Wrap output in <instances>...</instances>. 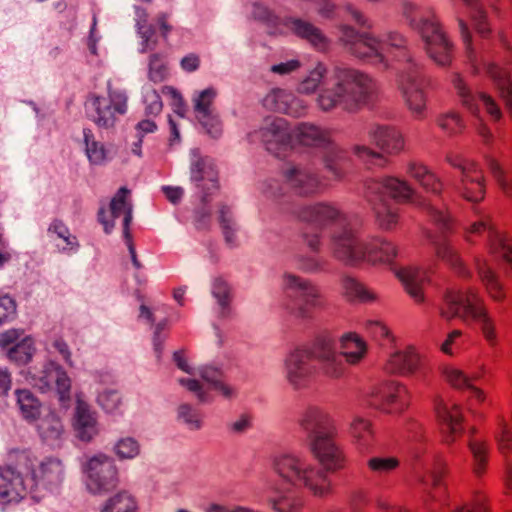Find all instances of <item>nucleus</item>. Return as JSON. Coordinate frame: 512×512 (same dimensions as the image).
Listing matches in <instances>:
<instances>
[{"mask_svg": "<svg viewBox=\"0 0 512 512\" xmlns=\"http://www.w3.org/2000/svg\"><path fill=\"white\" fill-rule=\"evenodd\" d=\"M306 433L309 452L321 465L295 454H281L272 461V470L279 481H267L266 504L274 512H302L306 497L295 488L307 491L312 497L327 500L335 494L328 473L344 470L348 458L337 442L338 429L330 413L317 405L308 406L298 420Z\"/></svg>", "mask_w": 512, "mask_h": 512, "instance_id": "obj_1", "label": "nucleus"}, {"mask_svg": "<svg viewBox=\"0 0 512 512\" xmlns=\"http://www.w3.org/2000/svg\"><path fill=\"white\" fill-rule=\"evenodd\" d=\"M341 40L355 57L384 69L393 67L392 62L403 64L396 83L404 103L415 119L426 117L427 96L422 68L414 62L407 48V41L397 32H389L385 38L378 39L370 33L359 34L349 26L341 28Z\"/></svg>", "mask_w": 512, "mask_h": 512, "instance_id": "obj_2", "label": "nucleus"}, {"mask_svg": "<svg viewBox=\"0 0 512 512\" xmlns=\"http://www.w3.org/2000/svg\"><path fill=\"white\" fill-rule=\"evenodd\" d=\"M326 67L318 64L298 85L297 91L312 94L319 87L317 105L324 112L336 108L355 113L374 103L380 93L376 79L354 68H336L326 78Z\"/></svg>", "mask_w": 512, "mask_h": 512, "instance_id": "obj_3", "label": "nucleus"}, {"mask_svg": "<svg viewBox=\"0 0 512 512\" xmlns=\"http://www.w3.org/2000/svg\"><path fill=\"white\" fill-rule=\"evenodd\" d=\"M441 315L446 319L455 317L478 324L480 333L488 347L495 351L500 345L496 320L488 311L483 299L475 289L450 290L444 298Z\"/></svg>", "mask_w": 512, "mask_h": 512, "instance_id": "obj_4", "label": "nucleus"}, {"mask_svg": "<svg viewBox=\"0 0 512 512\" xmlns=\"http://www.w3.org/2000/svg\"><path fill=\"white\" fill-rule=\"evenodd\" d=\"M366 199H386L397 204H411L424 209L431 221L442 231L452 229L453 221L446 209H437L417 192L405 179L386 175L378 179H370L365 183Z\"/></svg>", "mask_w": 512, "mask_h": 512, "instance_id": "obj_5", "label": "nucleus"}, {"mask_svg": "<svg viewBox=\"0 0 512 512\" xmlns=\"http://www.w3.org/2000/svg\"><path fill=\"white\" fill-rule=\"evenodd\" d=\"M259 135L265 143L267 150L277 156L292 146L293 136L305 146H325L331 144V133L311 124H300L290 132L286 120L276 117H267L259 130Z\"/></svg>", "mask_w": 512, "mask_h": 512, "instance_id": "obj_6", "label": "nucleus"}, {"mask_svg": "<svg viewBox=\"0 0 512 512\" xmlns=\"http://www.w3.org/2000/svg\"><path fill=\"white\" fill-rule=\"evenodd\" d=\"M333 254L338 260L350 265L361 261L372 264L391 263L398 255V247L380 238L363 242L354 231H345L343 235L334 237Z\"/></svg>", "mask_w": 512, "mask_h": 512, "instance_id": "obj_7", "label": "nucleus"}, {"mask_svg": "<svg viewBox=\"0 0 512 512\" xmlns=\"http://www.w3.org/2000/svg\"><path fill=\"white\" fill-rule=\"evenodd\" d=\"M403 13L410 25L416 29L423 42L429 58L439 66H449L453 59V44L443 31L434 14L425 17L419 7L405 3Z\"/></svg>", "mask_w": 512, "mask_h": 512, "instance_id": "obj_8", "label": "nucleus"}, {"mask_svg": "<svg viewBox=\"0 0 512 512\" xmlns=\"http://www.w3.org/2000/svg\"><path fill=\"white\" fill-rule=\"evenodd\" d=\"M191 180L199 189L202 203V207L196 212L197 228H207L211 223V196L219 190L218 172L212 160L201 156L196 150L193 151L191 162Z\"/></svg>", "mask_w": 512, "mask_h": 512, "instance_id": "obj_9", "label": "nucleus"}, {"mask_svg": "<svg viewBox=\"0 0 512 512\" xmlns=\"http://www.w3.org/2000/svg\"><path fill=\"white\" fill-rule=\"evenodd\" d=\"M459 28L466 46L467 55L474 73L485 74L496 86L512 117V80L509 71L484 56L477 57L471 48V35L463 19H458Z\"/></svg>", "mask_w": 512, "mask_h": 512, "instance_id": "obj_10", "label": "nucleus"}, {"mask_svg": "<svg viewBox=\"0 0 512 512\" xmlns=\"http://www.w3.org/2000/svg\"><path fill=\"white\" fill-rule=\"evenodd\" d=\"M484 236L487 238L489 254L503 259L512 270V237L499 230L489 214L481 213L477 220L466 227L464 238L474 244Z\"/></svg>", "mask_w": 512, "mask_h": 512, "instance_id": "obj_11", "label": "nucleus"}, {"mask_svg": "<svg viewBox=\"0 0 512 512\" xmlns=\"http://www.w3.org/2000/svg\"><path fill=\"white\" fill-rule=\"evenodd\" d=\"M285 289L292 298L291 313L300 318H311L315 311L326 305V299L320 289L311 281L301 277L285 274Z\"/></svg>", "mask_w": 512, "mask_h": 512, "instance_id": "obj_12", "label": "nucleus"}, {"mask_svg": "<svg viewBox=\"0 0 512 512\" xmlns=\"http://www.w3.org/2000/svg\"><path fill=\"white\" fill-rule=\"evenodd\" d=\"M19 468L25 469L26 478L35 486H58L64 478V468L60 460L46 458L40 461L29 452L19 453Z\"/></svg>", "mask_w": 512, "mask_h": 512, "instance_id": "obj_13", "label": "nucleus"}, {"mask_svg": "<svg viewBox=\"0 0 512 512\" xmlns=\"http://www.w3.org/2000/svg\"><path fill=\"white\" fill-rule=\"evenodd\" d=\"M108 95V99L92 95L86 102L88 116L102 128L113 127L118 116L127 111V97L124 93L109 87Z\"/></svg>", "mask_w": 512, "mask_h": 512, "instance_id": "obj_14", "label": "nucleus"}, {"mask_svg": "<svg viewBox=\"0 0 512 512\" xmlns=\"http://www.w3.org/2000/svg\"><path fill=\"white\" fill-rule=\"evenodd\" d=\"M370 404L387 414H401L411 403V394L405 384L384 381L375 385L369 395Z\"/></svg>", "mask_w": 512, "mask_h": 512, "instance_id": "obj_15", "label": "nucleus"}, {"mask_svg": "<svg viewBox=\"0 0 512 512\" xmlns=\"http://www.w3.org/2000/svg\"><path fill=\"white\" fill-rule=\"evenodd\" d=\"M298 216L302 221L316 229L332 225L334 227L332 246L335 236L343 235L345 231H353L348 228L347 217L337 207L329 203L321 202L304 207Z\"/></svg>", "mask_w": 512, "mask_h": 512, "instance_id": "obj_16", "label": "nucleus"}, {"mask_svg": "<svg viewBox=\"0 0 512 512\" xmlns=\"http://www.w3.org/2000/svg\"><path fill=\"white\" fill-rule=\"evenodd\" d=\"M446 473L445 461L437 456L428 474L419 477L423 486L422 503L428 512H439V507L445 504L446 490L442 488V481Z\"/></svg>", "mask_w": 512, "mask_h": 512, "instance_id": "obj_17", "label": "nucleus"}, {"mask_svg": "<svg viewBox=\"0 0 512 512\" xmlns=\"http://www.w3.org/2000/svg\"><path fill=\"white\" fill-rule=\"evenodd\" d=\"M313 357L319 364V372L325 378L338 380L345 376L346 365L337 352L335 342L330 337H319L313 344Z\"/></svg>", "mask_w": 512, "mask_h": 512, "instance_id": "obj_18", "label": "nucleus"}, {"mask_svg": "<svg viewBox=\"0 0 512 512\" xmlns=\"http://www.w3.org/2000/svg\"><path fill=\"white\" fill-rule=\"evenodd\" d=\"M87 487L94 493L108 492L117 486V470L111 459L105 455L92 457L86 464Z\"/></svg>", "mask_w": 512, "mask_h": 512, "instance_id": "obj_19", "label": "nucleus"}, {"mask_svg": "<svg viewBox=\"0 0 512 512\" xmlns=\"http://www.w3.org/2000/svg\"><path fill=\"white\" fill-rule=\"evenodd\" d=\"M452 82L459 97L461 98L462 104L472 114H478L482 108L493 121L501 119V109L492 96L484 92H472L459 74L453 75Z\"/></svg>", "mask_w": 512, "mask_h": 512, "instance_id": "obj_20", "label": "nucleus"}, {"mask_svg": "<svg viewBox=\"0 0 512 512\" xmlns=\"http://www.w3.org/2000/svg\"><path fill=\"white\" fill-rule=\"evenodd\" d=\"M435 413L443 442L448 445L454 443L464 431L461 407L450 401L439 400L435 404Z\"/></svg>", "mask_w": 512, "mask_h": 512, "instance_id": "obj_21", "label": "nucleus"}, {"mask_svg": "<svg viewBox=\"0 0 512 512\" xmlns=\"http://www.w3.org/2000/svg\"><path fill=\"white\" fill-rule=\"evenodd\" d=\"M25 469L19 468V454L15 466L0 467V503L19 501L27 491Z\"/></svg>", "mask_w": 512, "mask_h": 512, "instance_id": "obj_22", "label": "nucleus"}, {"mask_svg": "<svg viewBox=\"0 0 512 512\" xmlns=\"http://www.w3.org/2000/svg\"><path fill=\"white\" fill-rule=\"evenodd\" d=\"M425 358L414 346H407L387 358L383 365L385 373L398 376H410L424 366Z\"/></svg>", "mask_w": 512, "mask_h": 512, "instance_id": "obj_23", "label": "nucleus"}, {"mask_svg": "<svg viewBox=\"0 0 512 512\" xmlns=\"http://www.w3.org/2000/svg\"><path fill=\"white\" fill-rule=\"evenodd\" d=\"M313 347L308 349H295L286 359L287 379L295 388L305 387L315 373L311 365Z\"/></svg>", "mask_w": 512, "mask_h": 512, "instance_id": "obj_24", "label": "nucleus"}, {"mask_svg": "<svg viewBox=\"0 0 512 512\" xmlns=\"http://www.w3.org/2000/svg\"><path fill=\"white\" fill-rule=\"evenodd\" d=\"M216 91L212 88L203 90L194 99V112L198 122L205 129L206 133L213 138L222 134V123L213 107Z\"/></svg>", "mask_w": 512, "mask_h": 512, "instance_id": "obj_25", "label": "nucleus"}, {"mask_svg": "<svg viewBox=\"0 0 512 512\" xmlns=\"http://www.w3.org/2000/svg\"><path fill=\"white\" fill-rule=\"evenodd\" d=\"M486 177L479 164L470 165L466 173L460 176L457 186L460 196L471 203H480L486 196Z\"/></svg>", "mask_w": 512, "mask_h": 512, "instance_id": "obj_26", "label": "nucleus"}, {"mask_svg": "<svg viewBox=\"0 0 512 512\" xmlns=\"http://www.w3.org/2000/svg\"><path fill=\"white\" fill-rule=\"evenodd\" d=\"M289 186L301 196H312L322 192L325 185L307 168L289 167L284 171Z\"/></svg>", "mask_w": 512, "mask_h": 512, "instance_id": "obj_27", "label": "nucleus"}, {"mask_svg": "<svg viewBox=\"0 0 512 512\" xmlns=\"http://www.w3.org/2000/svg\"><path fill=\"white\" fill-rule=\"evenodd\" d=\"M368 135L371 143L385 154L398 155L404 149V137L395 127L374 126L370 128Z\"/></svg>", "mask_w": 512, "mask_h": 512, "instance_id": "obj_28", "label": "nucleus"}, {"mask_svg": "<svg viewBox=\"0 0 512 512\" xmlns=\"http://www.w3.org/2000/svg\"><path fill=\"white\" fill-rule=\"evenodd\" d=\"M263 106L271 111L292 115L294 117L301 116L306 106L297 99L292 93L276 88L271 90L263 99Z\"/></svg>", "mask_w": 512, "mask_h": 512, "instance_id": "obj_29", "label": "nucleus"}, {"mask_svg": "<svg viewBox=\"0 0 512 512\" xmlns=\"http://www.w3.org/2000/svg\"><path fill=\"white\" fill-rule=\"evenodd\" d=\"M436 257L447 264L458 276L471 277V272L462 259L460 252L447 237L432 240Z\"/></svg>", "mask_w": 512, "mask_h": 512, "instance_id": "obj_30", "label": "nucleus"}, {"mask_svg": "<svg viewBox=\"0 0 512 512\" xmlns=\"http://www.w3.org/2000/svg\"><path fill=\"white\" fill-rule=\"evenodd\" d=\"M474 265L477 275L485 287L488 295L496 302H502L505 297V289L501 283L498 274L483 256H477L474 259Z\"/></svg>", "mask_w": 512, "mask_h": 512, "instance_id": "obj_31", "label": "nucleus"}, {"mask_svg": "<svg viewBox=\"0 0 512 512\" xmlns=\"http://www.w3.org/2000/svg\"><path fill=\"white\" fill-rule=\"evenodd\" d=\"M396 276L415 303H422L424 301L423 287L427 281V275L424 270L416 267H404L396 272Z\"/></svg>", "mask_w": 512, "mask_h": 512, "instance_id": "obj_32", "label": "nucleus"}, {"mask_svg": "<svg viewBox=\"0 0 512 512\" xmlns=\"http://www.w3.org/2000/svg\"><path fill=\"white\" fill-rule=\"evenodd\" d=\"M406 174L427 192L438 195L443 190L442 181L421 162L409 161L406 165Z\"/></svg>", "mask_w": 512, "mask_h": 512, "instance_id": "obj_33", "label": "nucleus"}, {"mask_svg": "<svg viewBox=\"0 0 512 512\" xmlns=\"http://www.w3.org/2000/svg\"><path fill=\"white\" fill-rule=\"evenodd\" d=\"M340 354L349 365H358L368 353L367 343L356 333H345L340 338Z\"/></svg>", "mask_w": 512, "mask_h": 512, "instance_id": "obj_34", "label": "nucleus"}, {"mask_svg": "<svg viewBox=\"0 0 512 512\" xmlns=\"http://www.w3.org/2000/svg\"><path fill=\"white\" fill-rule=\"evenodd\" d=\"M74 425L77 436L83 441H90L98 433L95 413L85 402L77 403Z\"/></svg>", "mask_w": 512, "mask_h": 512, "instance_id": "obj_35", "label": "nucleus"}, {"mask_svg": "<svg viewBox=\"0 0 512 512\" xmlns=\"http://www.w3.org/2000/svg\"><path fill=\"white\" fill-rule=\"evenodd\" d=\"M468 448L472 455V472L475 477L481 478L488 470L490 445L482 438L472 437L468 442Z\"/></svg>", "mask_w": 512, "mask_h": 512, "instance_id": "obj_36", "label": "nucleus"}, {"mask_svg": "<svg viewBox=\"0 0 512 512\" xmlns=\"http://www.w3.org/2000/svg\"><path fill=\"white\" fill-rule=\"evenodd\" d=\"M109 208L112 219L123 216V233L129 235V226L132 221L130 190L121 187L111 199Z\"/></svg>", "mask_w": 512, "mask_h": 512, "instance_id": "obj_37", "label": "nucleus"}, {"mask_svg": "<svg viewBox=\"0 0 512 512\" xmlns=\"http://www.w3.org/2000/svg\"><path fill=\"white\" fill-rule=\"evenodd\" d=\"M374 212L376 223L381 229L392 230L399 221V209L387 199H367Z\"/></svg>", "mask_w": 512, "mask_h": 512, "instance_id": "obj_38", "label": "nucleus"}, {"mask_svg": "<svg viewBox=\"0 0 512 512\" xmlns=\"http://www.w3.org/2000/svg\"><path fill=\"white\" fill-rule=\"evenodd\" d=\"M352 442L359 450H365L374 443L375 432L370 420L357 417L350 423L349 429Z\"/></svg>", "mask_w": 512, "mask_h": 512, "instance_id": "obj_39", "label": "nucleus"}, {"mask_svg": "<svg viewBox=\"0 0 512 512\" xmlns=\"http://www.w3.org/2000/svg\"><path fill=\"white\" fill-rule=\"evenodd\" d=\"M469 9L470 18L475 31L482 37L488 38L492 33L488 13L482 0H461Z\"/></svg>", "mask_w": 512, "mask_h": 512, "instance_id": "obj_40", "label": "nucleus"}, {"mask_svg": "<svg viewBox=\"0 0 512 512\" xmlns=\"http://www.w3.org/2000/svg\"><path fill=\"white\" fill-rule=\"evenodd\" d=\"M400 466V460L395 456H372L366 461V472L373 478H384Z\"/></svg>", "mask_w": 512, "mask_h": 512, "instance_id": "obj_41", "label": "nucleus"}, {"mask_svg": "<svg viewBox=\"0 0 512 512\" xmlns=\"http://www.w3.org/2000/svg\"><path fill=\"white\" fill-rule=\"evenodd\" d=\"M292 30L297 36L307 40L318 50H325L328 46L325 35L309 22L296 19L292 22Z\"/></svg>", "mask_w": 512, "mask_h": 512, "instance_id": "obj_42", "label": "nucleus"}, {"mask_svg": "<svg viewBox=\"0 0 512 512\" xmlns=\"http://www.w3.org/2000/svg\"><path fill=\"white\" fill-rule=\"evenodd\" d=\"M485 164L502 193L512 197V176L505 166L493 156H486Z\"/></svg>", "mask_w": 512, "mask_h": 512, "instance_id": "obj_43", "label": "nucleus"}, {"mask_svg": "<svg viewBox=\"0 0 512 512\" xmlns=\"http://www.w3.org/2000/svg\"><path fill=\"white\" fill-rule=\"evenodd\" d=\"M17 405L23 418L28 422H34L41 415V403L34 394L27 389L17 390Z\"/></svg>", "mask_w": 512, "mask_h": 512, "instance_id": "obj_44", "label": "nucleus"}, {"mask_svg": "<svg viewBox=\"0 0 512 512\" xmlns=\"http://www.w3.org/2000/svg\"><path fill=\"white\" fill-rule=\"evenodd\" d=\"M137 28L143 40V52L154 50L158 44L156 30L153 25L148 23L149 14L145 9L137 8Z\"/></svg>", "mask_w": 512, "mask_h": 512, "instance_id": "obj_45", "label": "nucleus"}, {"mask_svg": "<svg viewBox=\"0 0 512 512\" xmlns=\"http://www.w3.org/2000/svg\"><path fill=\"white\" fill-rule=\"evenodd\" d=\"M41 380L45 382L47 387H49L52 382H55L61 400L69 398L71 381L66 372L59 366L51 363L46 374L41 377Z\"/></svg>", "mask_w": 512, "mask_h": 512, "instance_id": "obj_46", "label": "nucleus"}, {"mask_svg": "<svg viewBox=\"0 0 512 512\" xmlns=\"http://www.w3.org/2000/svg\"><path fill=\"white\" fill-rule=\"evenodd\" d=\"M136 499L129 493L119 492L106 500L100 512H137Z\"/></svg>", "mask_w": 512, "mask_h": 512, "instance_id": "obj_47", "label": "nucleus"}, {"mask_svg": "<svg viewBox=\"0 0 512 512\" xmlns=\"http://www.w3.org/2000/svg\"><path fill=\"white\" fill-rule=\"evenodd\" d=\"M325 166L333 174L335 179H341L345 174V167L349 160L344 150L331 145L325 156Z\"/></svg>", "mask_w": 512, "mask_h": 512, "instance_id": "obj_48", "label": "nucleus"}, {"mask_svg": "<svg viewBox=\"0 0 512 512\" xmlns=\"http://www.w3.org/2000/svg\"><path fill=\"white\" fill-rule=\"evenodd\" d=\"M343 295L350 301H371L374 300V294L363 284L351 277L341 279Z\"/></svg>", "mask_w": 512, "mask_h": 512, "instance_id": "obj_49", "label": "nucleus"}, {"mask_svg": "<svg viewBox=\"0 0 512 512\" xmlns=\"http://www.w3.org/2000/svg\"><path fill=\"white\" fill-rule=\"evenodd\" d=\"M437 126L449 136H454L462 133L465 129V124L459 113L449 111L440 114L436 118Z\"/></svg>", "mask_w": 512, "mask_h": 512, "instance_id": "obj_50", "label": "nucleus"}, {"mask_svg": "<svg viewBox=\"0 0 512 512\" xmlns=\"http://www.w3.org/2000/svg\"><path fill=\"white\" fill-rule=\"evenodd\" d=\"M34 351L33 339L31 337H24L9 348L7 356L10 360L18 364H26L31 360Z\"/></svg>", "mask_w": 512, "mask_h": 512, "instance_id": "obj_51", "label": "nucleus"}, {"mask_svg": "<svg viewBox=\"0 0 512 512\" xmlns=\"http://www.w3.org/2000/svg\"><path fill=\"white\" fill-rule=\"evenodd\" d=\"M39 431L43 439L53 441L61 437L63 426L60 419L56 415L51 414L40 422Z\"/></svg>", "mask_w": 512, "mask_h": 512, "instance_id": "obj_52", "label": "nucleus"}, {"mask_svg": "<svg viewBox=\"0 0 512 512\" xmlns=\"http://www.w3.org/2000/svg\"><path fill=\"white\" fill-rule=\"evenodd\" d=\"M49 232L56 234L62 240L63 244H58V247L63 251H72L78 247L77 238L70 234L69 229L63 222L53 221L49 227Z\"/></svg>", "mask_w": 512, "mask_h": 512, "instance_id": "obj_53", "label": "nucleus"}, {"mask_svg": "<svg viewBox=\"0 0 512 512\" xmlns=\"http://www.w3.org/2000/svg\"><path fill=\"white\" fill-rule=\"evenodd\" d=\"M202 378L211 384L215 390H218L225 398H231L235 395V390L225 384L221 378L222 375L217 369L205 368L201 373Z\"/></svg>", "mask_w": 512, "mask_h": 512, "instance_id": "obj_54", "label": "nucleus"}, {"mask_svg": "<svg viewBox=\"0 0 512 512\" xmlns=\"http://www.w3.org/2000/svg\"><path fill=\"white\" fill-rule=\"evenodd\" d=\"M444 376L446 381L457 389H468L473 380L480 378L478 374L469 377L463 371L453 367L445 368Z\"/></svg>", "mask_w": 512, "mask_h": 512, "instance_id": "obj_55", "label": "nucleus"}, {"mask_svg": "<svg viewBox=\"0 0 512 512\" xmlns=\"http://www.w3.org/2000/svg\"><path fill=\"white\" fill-rule=\"evenodd\" d=\"M452 512H491L487 496L478 492L474 494L472 499Z\"/></svg>", "mask_w": 512, "mask_h": 512, "instance_id": "obj_56", "label": "nucleus"}, {"mask_svg": "<svg viewBox=\"0 0 512 512\" xmlns=\"http://www.w3.org/2000/svg\"><path fill=\"white\" fill-rule=\"evenodd\" d=\"M167 67L159 54H152L149 61V78L155 83L165 80L167 77Z\"/></svg>", "mask_w": 512, "mask_h": 512, "instance_id": "obj_57", "label": "nucleus"}, {"mask_svg": "<svg viewBox=\"0 0 512 512\" xmlns=\"http://www.w3.org/2000/svg\"><path fill=\"white\" fill-rule=\"evenodd\" d=\"M86 143V153L89 160L94 164L102 163L106 158V151L101 143L91 139L89 132L84 133Z\"/></svg>", "mask_w": 512, "mask_h": 512, "instance_id": "obj_58", "label": "nucleus"}, {"mask_svg": "<svg viewBox=\"0 0 512 512\" xmlns=\"http://www.w3.org/2000/svg\"><path fill=\"white\" fill-rule=\"evenodd\" d=\"M98 403L107 412H114L120 407L122 401L117 390L107 389L99 394Z\"/></svg>", "mask_w": 512, "mask_h": 512, "instance_id": "obj_59", "label": "nucleus"}, {"mask_svg": "<svg viewBox=\"0 0 512 512\" xmlns=\"http://www.w3.org/2000/svg\"><path fill=\"white\" fill-rule=\"evenodd\" d=\"M115 450H116V454L121 459L133 458L136 455H138V453L140 451L138 442L136 440H134L133 438H129V437L121 439L117 443Z\"/></svg>", "mask_w": 512, "mask_h": 512, "instance_id": "obj_60", "label": "nucleus"}, {"mask_svg": "<svg viewBox=\"0 0 512 512\" xmlns=\"http://www.w3.org/2000/svg\"><path fill=\"white\" fill-rule=\"evenodd\" d=\"M179 417L182 418L191 429H199L202 425L200 413L188 404H182L178 409Z\"/></svg>", "mask_w": 512, "mask_h": 512, "instance_id": "obj_61", "label": "nucleus"}, {"mask_svg": "<svg viewBox=\"0 0 512 512\" xmlns=\"http://www.w3.org/2000/svg\"><path fill=\"white\" fill-rule=\"evenodd\" d=\"M462 344V332L460 330H453L442 343L441 351L447 355H454L461 350Z\"/></svg>", "mask_w": 512, "mask_h": 512, "instance_id": "obj_62", "label": "nucleus"}, {"mask_svg": "<svg viewBox=\"0 0 512 512\" xmlns=\"http://www.w3.org/2000/svg\"><path fill=\"white\" fill-rule=\"evenodd\" d=\"M213 295L218 299L221 306L225 307L230 301V288L221 278L215 280L213 285Z\"/></svg>", "mask_w": 512, "mask_h": 512, "instance_id": "obj_63", "label": "nucleus"}, {"mask_svg": "<svg viewBox=\"0 0 512 512\" xmlns=\"http://www.w3.org/2000/svg\"><path fill=\"white\" fill-rule=\"evenodd\" d=\"M146 113L148 115H158L163 108L160 95L155 91H148L145 95Z\"/></svg>", "mask_w": 512, "mask_h": 512, "instance_id": "obj_64", "label": "nucleus"}]
</instances>
